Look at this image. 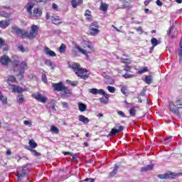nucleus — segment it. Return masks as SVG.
<instances>
[{
    "label": "nucleus",
    "mask_w": 182,
    "mask_h": 182,
    "mask_svg": "<svg viewBox=\"0 0 182 182\" xmlns=\"http://www.w3.org/2000/svg\"><path fill=\"white\" fill-rule=\"evenodd\" d=\"M117 170H119V166L116 165L113 171L109 173V177H114L117 174Z\"/></svg>",
    "instance_id": "nucleus-31"
},
{
    "label": "nucleus",
    "mask_w": 182,
    "mask_h": 182,
    "mask_svg": "<svg viewBox=\"0 0 182 182\" xmlns=\"http://www.w3.org/2000/svg\"><path fill=\"white\" fill-rule=\"evenodd\" d=\"M11 83H16V77L14 75H9L7 78L6 82L8 83L9 86L12 87V92L13 93H22L23 92V89L19 86H16V85L10 84Z\"/></svg>",
    "instance_id": "nucleus-5"
},
{
    "label": "nucleus",
    "mask_w": 182,
    "mask_h": 182,
    "mask_svg": "<svg viewBox=\"0 0 182 182\" xmlns=\"http://www.w3.org/2000/svg\"><path fill=\"white\" fill-rule=\"evenodd\" d=\"M98 90L97 88H91L89 90V92L92 95H97Z\"/></svg>",
    "instance_id": "nucleus-42"
},
{
    "label": "nucleus",
    "mask_w": 182,
    "mask_h": 182,
    "mask_svg": "<svg viewBox=\"0 0 182 182\" xmlns=\"http://www.w3.org/2000/svg\"><path fill=\"white\" fill-rule=\"evenodd\" d=\"M123 130H124V127L122 126V125L119 126L118 129L113 128L109 133V136L110 137H112V136H116V134H117V133H120V132H123Z\"/></svg>",
    "instance_id": "nucleus-14"
},
{
    "label": "nucleus",
    "mask_w": 182,
    "mask_h": 182,
    "mask_svg": "<svg viewBox=\"0 0 182 182\" xmlns=\"http://www.w3.org/2000/svg\"><path fill=\"white\" fill-rule=\"evenodd\" d=\"M45 65H46V66H50V68H52L53 66V63H52V60H46Z\"/></svg>",
    "instance_id": "nucleus-41"
},
{
    "label": "nucleus",
    "mask_w": 182,
    "mask_h": 182,
    "mask_svg": "<svg viewBox=\"0 0 182 182\" xmlns=\"http://www.w3.org/2000/svg\"><path fill=\"white\" fill-rule=\"evenodd\" d=\"M63 95H72V91L70 90V89H69V87H66L64 85V87H63L62 91Z\"/></svg>",
    "instance_id": "nucleus-27"
},
{
    "label": "nucleus",
    "mask_w": 182,
    "mask_h": 182,
    "mask_svg": "<svg viewBox=\"0 0 182 182\" xmlns=\"http://www.w3.org/2000/svg\"><path fill=\"white\" fill-rule=\"evenodd\" d=\"M156 5H158V6H163V2H161V1H160V0H156Z\"/></svg>",
    "instance_id": "nucleus-55"
},
{
    "label": "nucleus",
    "mask_w": 182,
    "mask_h": 182,
    "mask_svg": "<svg viewBox=\"0 0 182 182\" xmlns=\"http://www.w3.org/2000/svg\"><path fill=\"white\" fill-rule=\"evenodd\" d=\"M83 4V0H71V5L73 8H77Z\"/></svg>",
    "instance_id": "nucleus-19"
},
{
    "label": "nucleus",
    "mask_w": 182,
    "mask_h": 182,
    "mask_svg": "<svg viewBox=\"0 0 182 182\" xmlns=\"http://www.w3.org/2000/svg\"><path fill=\"white\" fill-rule=\"evenodd\" d=\"M62 106L63 109H68L69 107V105L66 102H62Z\"/></svg>",
    "instance_id": "nucleus-51"
},
{
    "label": "nucleus",
    "mask_w": 182,
    "mask_h": 182,
    "mask_svg": "<svg viewBox=\"0 0 182 182\" xmlns=\"http://www.w3.org/2000/svg\"><path fill=\"white\" fill-rule=\"evenodd\" d=\"M42 9L41 8H34L33 12L29 16L31 19H39L42 16Z\"/></svg>",
    "instance_id": "nucleus-10"
},
{
    "label": "nucleus",
    "mask_w": 182,
    "mask_h": 182,
    "mask_svg": "<svg viewBox=\"0 0 182 182\" xmlns=\"http://www.w3.org/2000/svg\"><path fill=\"white\" fill-rule=\"evenodd\" d=\"M78 120L79 122H82V123H85V124L90 122L89 118L85 117L84 115H79Z\"/></svg>",
    "instance_id": "nucleus-25"
},
{
    "label": "nucleus",
    "mask_w": 182,
    "mask_h": 182,
    "mask_svg": "<svg viewBox=\"0 0 182 182\" xmlns=\"http://www.w3.org/2000/svg\"><path fill=\"white\" fill-rule=\"evenodd\" d=\"M0 16H2L3 18H8L9 16V14L6 13V11H1Z\"/></svg>",
    "instance_id": "nucleus-43"
},
{
    "label": "nucleus",
    "mask_w": 182,
    "mask_h": 182,
    "mask_svg": "<svg viewBox=\"0 0 182 182\" xmlns=\"http://www.w3.org/2000/svg\"><path fill=\"white\" fill-rule=\"evenodd\" d=\"M83 181H85V182H95V178H87Z\"/></svg>",
    "instance_id": "nucleus-53"
},
{
    "label": "nucleus",
    "mask_w": 182,
    "mask_h": 182,
    "mask_svg": "<svg viewBox=\"0 0 182 182\" xmlns=\"http://www.w3.org/2000/svg\"><path fill=\"white\" fill-rule=\"evenodd\" d=\"M120 2H122V9H131L132 6H130V4H132V0H119Z\"/></svg>",
    "instance_id": "nucleus-15"
},
{
    "label": "nucleus",
    "mask_w": 182,
    "mask_h": 182,
    "mask_svg": "<svg viewBox=\"0 0 182 182\" xmlns=\"http://www.w3.org/2000/svg\"><path fill=\"white\" fill-rule=\"evenodd\" d=\"M178 176H182V173H173V172H168L164 174H159L158 178H161V180H173Z\"/></svg>",
    "instance_id": "nucleus-7"
},
{
    "label": "nucleus",
    "mask_w": 182,
    "mask_h": 182,
    "mask_svg": "<svg viewBox=\"0 0 182 182\" xmlns=\"http://www.w3.org/2000/svg\"><path fill=\"white\" fill-rule=\"evenodd\" d=\"M121 92L122 95H124V96H127L129 95V89H127V87L126 85L122 86Z\"/></svg>",
    "instance_id": "nucleus-29"
},
{
    "label": "nucleus",
    "mask_w": 182,
    "mask_h": 182,
    "mask_svg": "<svg viewBox=\"0 0 182 182\" xmlns=\"http://www.w3.org/2000/svg\"><path fill=\"white\" fill-rule=\"evenodd\" d=\"M124 70H126V72H130V66L129 65H126L124 67Z\"/></svg>",
    "instance_id": "nucleus-60"
},
{
    "label": "nucleus",
    "mask_w": 182,
    "mask_h": 182,
    "mask_svg": "<svg viewBox=\"0 0 182 182\" xmlns=\"http://www.w3.org/2000/svg\"><path fill=\"white\" fill-rule=\"evenodd\" d=\"M71 68L73 72L75 73L76 76L80 77V79H82L83 80L89 79V74L83 75V73H87V69L82 68L80 64L73 63L72 64Z\"/></svg>",
    "instance_id": "nucleus-3"
},
{
    "label": "nucleus",
    "mask_w": 182,
    "mask_h": 182,
    "mask_svg": "<svg viewBox=\"0 0 182 182\" xmlns=\"http://www.w3.org/2000/svg\"><path fill=\"white\" fill-rule=\"evenodd\" d=\"M26 176V172H24L23 169L22 170L21 173H17L16 176L17 178V181H21L22 180L23 177H25Z\"/></svg>",
    "instance_id": "nucleus-28"
},
{
    "label": "nucleus",
    "mask_w": 182,
    "mask_h": 182,
    "mask_svg": "<svg viewBox=\"0 0 182 182\" xmlns=\"http://www.w3.org/2000/svg\"><path fill=\"white\" fill-rule=\"evenodd\" d=\"M31 96L33 99H36V100H37V102H39V103L45 104L48 102V97L41 94V92H34L33 94H32Z\"/></svg>",
    "instance_id": "nucleus-9"
},
{
    "label": "nucleus",
    "mask_w": 182,
    "mask_h": 182,
    "mask_svg": "<svg viewBox=\"0 0 182 182\" xmlns=\"http://www.w3.org/2000/svg\"><path fill=\"white\" fill-rule=\"evenodd\" d=\"M150 2H151V0H145L144 4L145 6H148L149 4H150Z\"/></svg>",
    "instance_id": "nucleus-57"
},
{
    "label": "nucleus",
    "mask_w": 182,
    "mask_h": 182,
    "mask_svg": "<svg viewBox=\"0 0 182 182\" xmlns=\"http://www.w3.org/2000/svg\"><path fill=\"white\" fill-rule=\"evenodd\" d=\"M126 60H129V59H127V58H122V63H127V62H126Z\"/></svg>",
    "instance_id": "nucleus-64"
},
{
    "label": "nucleus",
    "mask_w": 182,
    "mask_h": 182,
    "mask_svg": "<svg viewBox=\"0 0 182 182\" xmlns=\"http://www.w3.org/2000/svg\"><path fill=\"white\" fill-rule=\"evenodd\" d=\"M6 154H7V156H11V154H12V152L11 151V149H8L6 151Z\"/></svg>",
    "instance_id": "nucleus-63"
},
{
    "label": "nucleus",
    "mask_w": 182,
    "mask_h": 182,
    "mask_svg": "<svg viewBox=\"0 0 182 182\" xmlns=\"http://www.w3.org/2000/svg\"><path fill=\"white\" fill-rule=\"evenodd\" d=\"M10 24H11V23L9 22V20L0 21V28H1V29H6V28H8V26H9Z\"/></svg>",
    "instance_id": "nucleus-20"
},
{
    "label": "nucleus",
    "mask_w": 182,
    "mask_h": 182,
    "mask_svg": "<svg viewBox=\"0 0 182 182\" xmlns=\"http://www.w3.org/2000/svg\"><path fill=\"white\" fill-rule=\"evenodd\" d=\"M176 106H182V102L181 100H177L176 101Z\"/></svg>",
    "instance_id": "nucleus-56"
},
{
    "label": "nucleus",
    "mask_w": 182,
    "mask_h": 182,
    "mask_svg": "<svg viewBox=\"0 0 182 182\" xmlns=\"http://www.w3.org/2000/svg\"><path fill=\"white\" fill-rule=\"evenodd\" d=\"M28 144L31 149H36V147H38V144L35 142V140L33 139L30 140Z\"/></svg>",
    "instance_id": "nucleus-34"
},
{
    "label": "nucleus",
    "mask_w": 182,
    "mask_h": 182,
    "mask_svg": "<svg viewBox=\"0 0 182 182\" xmlns=\"http://www.w3.org/2000/svg\"><path fill=\"white\" fill-rule=\"evenodd\" d=\"M107 90H109L110 93H114V92H116V88L114 87L108 86Z\"/></svg>",
    "instance_id": "nucleus-44"
},
{
    "label": "nucleus",
    "mask_w": 182,
    "mask_h": 182,
    "mask_svg": "<svg viewBox=\"0 0 182 182\" xmlns=\"http://www.w3.org/2000/svg\"><path fill=\"white\" fill-rule=\"evenodd\" d=\"M42 80L44 83H48V77H46V74L42 75Z\"/></svg>",
    "instance_id": "nucleus-47"
},
{
    "label": "nucleus",
    "mask_w": 182,
    "mask_h": 182,
    "mask_svg": "<svg viewBox=\"0 0 182 182\" xmlns=\"http://www.w3.org/2000/svg\"><path fill=\"white\" fill-rule=\"evenodd\" d=\"M63 154L65 155V156H72V153H70V152H66V151H65V152H63Z\"/></svg>",
    "instance_id": "nucleus-61"
},
{
    "label": "nucleus",
    "mask_w": 182,
    "mask_h": 182,
    "mask_svg": "<svg viewBox=\"0 0 182 182\" xmlns=\"http://www.w3.org/2000/svg\"><path fill=\"white\" fill-rule=\"evenodd\" d=\"M150 170H153V165H147V166H146L144 167H142L141 168V171L142 173H144L145 171H149Z\"/></svg>",
    "instance_id": "nucleus-30"
},
{
    "label": "nucleus",
    "mask_w": 182,
    "mask_h": 182,
    "mask_svg": "<svg viewBox=\"0 0 182 182\" xmlns=\"http://www.w3.org/2000/svg\"><path fill=\"white\" fill-rule=\"evenodd\" d=\"M30 151L31 152L33 156H36V157H39L41 156V153L36 151L35 149H29Z\"/></svg>",
    "instance_id": "nucleus-39"
},
{
    "label": "nucleus",
    "mask_w": 182,
    "mask_h": 182,
    "mask_svg": "<svg viewBox=\"0 0 182 182\" xmlns=\"http://www.w3.org/2000/svg\"><path fill=\"white\" fill-rule=\"evenodd\" d=\"M144 82H145L147 85H150V84H151V82H153V78L151 77V75H146V76L145 77Z\"/></svg>",
    "instance_id": "nucleus-36"
},
{
    "label": "nucleus",
    "mask_w": 182,
    "mask_h": 182,
    "mask_svg": "<svg viewBox=\"0 0 182 182\" xmlns=\"http://www.w3.org/2000/svg\"><path fill=\"white\" fill-rule=\"evenodd\" d=\"M146 72H149V68L147 67H144L138 70L137 73L138 75H143V73H146Z\"/></svg>",
    "instance_id": "nucleus-37"
},
{
    "label": "nucleus",
    "mask_w": 182,
    "mask_h": 182,
    "mask_svg": "<svg viewBox=\"0 0 182 182\" xmlns=\"http://www.w3.org/2000/svg\"><path fill=\"white\" fill-rule=\"evenodd\" d=\"M11 63L12 65V70L14 73H16L17 77H20L21 80L23 79L25 77V70L28 69V63L26 61H22L19 60V57L18 55H13L11 57Z\"/></svg>",
    "instance_id": "nucleus-1"
},
{
    "label": "nucleus",
    "mask_w": 182,
    "mask_h": 182,
    "mask_svg": "<svg viewBox=\"0 0 182 182\" xmlns=\"http://www.w3.org/2000/svg\"><path fill=\"white\" fill-rule=\"evenodd\" d=\"M46 19H50L53 25H62V18L59 16L50 15V14L47 13L46 16Z\"/></svg>",
    "instance_id": "nucleus-8"
},
{
    "label": "nucleus",
    "mask_w": 182,
    "mask_h": 182,
    "mask_svg": "<svg viewBox=\"0 0 182 182\" xmlns=\"http://www.w3.org/2000/svg\"><path fill=\"white\" fill-rule=\"evenodd\" d=\"M83 48L84 49L79 46H75V48L78 52L85 56H89L88 53H93V52H95V47L93 46V44L89 41L85 42V46H83ZM87 48L88 50H86Z\"/></svg>",
    "instance_id": "nucleus-4"
},
{
    "label": "nucleus",
    "mask_w": 182,
    "mask_h": 182,
    "mask_svg": "<svg viewBox=\"0 0 182 182\" xmlns=\"http://www.w3.org/2000/svg\"><path fill=\"white\" fill-rule=\"evenodd\" d=\"M18 50H20V52H22V53L25 52V48L22 44H20L18 46Z\"/></svg>",
    "instance_id": "nucleus-49"
},
{
    "label": "nucleus",
    "mask_w": 182,
    "mask_h": 182,
    "mask_svg": "<svg viewBox=\"0 0 182 182\" xmlns=\"http://www.w3.org/2000/svg\"><path fill=\"white\" fill-rule=\"evenodd\" d=\"M33 6H35V4L31 2H28L26 5L25 8L27 11V13L28 14V16L31 15V14H32V9H33Z\"/></svg>",
    "instance_id": "nucleus-18"
},
{
    "label": "nucleus",
    "mask_w": 182,
    "mask_h": 182,
    "mask_svg": "<svg viewBox=\"0 0 182 182\" xmlns=\"http://www.w3.org/2000/svg\"><path fill=\"white\" fill-rule=\"evenodd\" d=\"M78 109L80 112H86L87 106L82 102H78Z\"/></svg>",
    "instance_id": "nucleus-26"
},
{
    "label": "nucleus",
    "mask_w": 182,
    "mask_h": 182,
    "mask_svg": "<svg viewBox=\"0 0 182 182\" xmlns=\"http://www.w3.org/2000/svg\"><path fill=\"white\" fill-rule=\"evenodd\" d=\"M136 109H139V107L134 106L129 109V114L131 117H136Z\"/></svg>",
    "instance_id": "nucleus-23"
},
{
    "label": "nucleus",
    "mask_w": 182,
    "mask_h": 182,
    "mask_svg": "<svg viewBox=\"0 0 182 182\" xmlns=\"http://www.w3.org/2000/svg\"><path fill=\"white\" fill-rule=\"evenodd\" d=\"M123 77H124L125 79H129V77H133V75H131L130 74H124L123 75Z\"/></svg>",
    "instance_id": "nucleus-50"
},
{
    "label": "nucleus",
    "mask_w": 182,
    "mask_h": 182,
    "mask_svg": "<svg viewBox=\"0 0 182 182\" xmlns=\"http://www.w3.org/2000/svg\"><path fill=\"white\" fill-rule=\"evenodd\" d=\"M44 53L48 56H51L52 58H55V56H56V53H55V51L50 50V48H49L48 47H46L44 48Z\"/></svg>",
    "instance_id": "nucleus-16"
},
{
    "label": "nucleus",
    "mask_w": 182,
    "mask_h": 182,
    "mask_svg": "<svg viewBox=\"0 0 182 182\" xmlns=\"http://www.w3.org/2000/svg\"><path fill=\"white\" fill-rule=\"evenodd\" d=\"M21 97L17 99L18 103L22 104L25 101V98H23V95H21Z\"/></svg>",
    "instance_id": "nucleus-45"
},
{
    "label": "nucleus",
    "mask_w": 182,
    "mask_h": 182,
    "mask_svg": "<svg viewBox=\"0 0 182 182\" xmlns=\"http://www.w3.org/2000/svg\"><path fill=\"white\" fill-rule=\"evenodd\" d=\"M136 32H140V33H141L143 32V28H141V26L138 27L137 28H136Z\"/></svg>",
    "instance_id": "nucleus-58"
},
{
    "label": "nucleus",
    "mask_w": 182,
    "mask_h": 182,
    "mask_svg": "<svg viewBox=\"0 0 182 182\" xmlns=\"http://www.w3.org/2000/svg\"><path fill=\"white\" fill-rule=\"evenodd\" d=\"M11 62V60L9 58V56L6 55H3L0 57V63L3 66H8Z\"/></svg>",
    "instance_id": "nucleus-12"
},
{
    "label": "nucleus",
    "mask_w": 182,
    "mask_h": 182,
    "mask_svg": "<svg viewBox=\"0 0 182 182\" xmlns=\"http://www.w3.org/2000/svg\"><path fill=\"white\" fill-rule=\"evenodd\" d=\"M0 100L1 102H2L4 105H6L8 103V98L6 96H4V95L1 93V91H0Z\"/></svg>",
    "instance_id": "nucleus-33"
},
{
    "label": "nucleus",
    "mask_w": 182,
    "mask_h": 182,
    "mask_svg": "<svg viewBox=\"0 0 182 182\" xmlns=\"http://www.w3.org/2000/svg\"><path fill=\"white\" fill-rule=\"evenodd\" d=\"M13 29L17 35H21L22 39H25V38L30 40L35 39L38 36V33H39V27L35 24L31 25L30 31H23L18 26L13 27Z\"/></svg>",
    "instance_id": "nucleus-2"
},
{
    "label": "nucleus",
    "mask_w": 182,
    "mask_h": 182,
    "mask_svg": "<svg viewBox=\"0 0 182 182\" xmlns=\"http://www.w3.org/2000/svg\"><path fill=\"white\" fill-rule=\"evenodd\" d=\"M50 130L53 132V133H55L56 134L59 133V129L55 126H51Z\"/></svg>",
    "instance_id": "nucleus-40"
},
{
    "label": "nucleus",
    "mask_w": 182,
    "mask_h": 182,
    "mask_svg": "<svg viewBox=\"0 0 182 182\" xmlns=\"http://www.w3.org/2000/svg\"><path fill=\"white\" fill-rule=\"evenodd\" d=\"M169 110L173 113V114H176V116H180V107H177L176 104L173 102H169Z\"/></svg>",
    "instance_id": "nucleus-11"
},
{
    "label": "nucleus",
    "mask_w": 182,
    "mask_h": 182,
    "mask_svg": "<svg viewBox=\"0 0 182 182\" xmlns=\"http://www.w3.org/2000/svg\"><path fill=\"white\" fill-rule=\"evenodd\" d=\"M58 51L60 52V53H65V52L66 51V45H65V43H62L58 48Z\"/></svg>",
    "instance_id": "nucleus-35"
},
{
    "label": "nucleus",
    "mask_w": 182,
    "mask_h": 182,
    "mask_svg": "<svg viewBox=\"0 0 182 182\" xmlns=\"http://www.w3.org/2000/svg\"><path fill=\"white\" fill-rule=\"evenodd\" d=\"M97 94L102 95V96H105V95H107L106 92L103 90V89L98 90Z\"/></svg>",
    "instance_id": "nucleus-48"
},
{
    "label": "nucleus",
    "mask_w": 182,
    "mask_h": 182,
    "mask_svg": "<svg viewBox=\"0 0 182 182\" xmlns=\"http://www.w3.org/2000/svg\"><path fill=\"white\" fill-rule=\"evenodd\" d=\"M109 94H105L104 97L100 98V101L101 103H103L104 105H107L109 103Z\"/></svg>",
    "instance_id": "nucleus-21"
},
{
    "label": "nucleus",
    "mask_w": 182,
    "mask_h": 182,
    "mask_svg": "<svg viewBox=\"0 0 182 182\" xmlns=\"http://www.w3.org/2000/svg\"><path fill=\"white\" fill-rule=\"evenodd\" d=\"M6 43H5V40H4L2 38H0V49L3 47L5 46Z\"/></svg>",
    "instance_id": "nucleus-46"
},
{
    "label": "nucleus",
    "mask_w": 182,
    "mask_h": 182,
    "mask_svg": "<svg viewBox=\"0 0 182 182\" xmlns=\"http://www.w3.org/2000/svg\"><path fill=\"white\" fill-rule=\"evenodd\" d=\"M151 43L152 46L156 47V46H157V45H160L161 42L157 41V38H152L151 39Z\"/></svg>",
    "instance_id": "nucleus-32"
},
{
    "label": "nucleus",
    "mask_w": 182,
    "mask_h": 182,
    "mask_svg": "<svg viewBox=\"0 0 182 182\" xmlns=\"http://www.w3.org/2000/svg\"><path fill=\"white\" fill-rule=\"evenodd\" d=\"M117 114H119V116H121V117H126V116L124 115V112H123L122 111H117Z\"/></svg>",
    "instance_id": "nucleus-52"
},
{
    "label": "nucleus",
    "mask_w": 182,
    "mask_h": 182,
    "mask_svg": "<svg viewBox=\"0 0 182 182\" xmlns=\"http://www.w3.org/2000/svg\"><path fill=\"white\" fill-rule=\"evenodd\" d=\"M107 9H109V4L102 1L100 6V11H102V12H107Z\"/></svg>",
    "instance_id": "nucleus-22"
},
{
    "label": "nucleus",
    "mask_w": 182,
    "mask_h": 182,
    "mask_svg": "<svg viewBox=\"0 0 182 182\" xmlns=\"http://www.w3.org/2000/svg\"><path fill=\"white\" fill-rule=\"evenodd\" d=\"M100 26L97 21L92 22L88 27L89 33L91 36H97L100 33Z\"/></svg>",
    "instance_id": "nucleus-6"
},
{
    "label": "nucleus",
    "mask_w": 182,
    "mask_h": 182,
    "mask_svg": "<svg viewBox=\"0 0 182 182\" xmlns=\"http://www.w3.org/2000/svg\"><path fill=\"white\" fill-rule=\"evenodd\" d=\"M171 29H173V26H171L169 28V29L167 31V35H170V33H171Z\"/></svg>",
    "instance_id": "nucleus-62"
},
{
    "label": "nucleus",
    "mask_w": 182,
    "mask_h": 182,
    "mask_svg": "<svg viewBox=\"0 0 182 182\" xmlns=\"http://www.w3.org/2000/svg\"><path fill=\"white\" fill-rule=\"evenodd\" d=\"M53 9H54L55 11H58V4H53Z\"/></svg>",
    "instance_id": "nucleus-59"
},
{
    "label": "nucleus",
    "mask_w": 182,
    "mask_h": 182,
    "mask_svg": "<svg viewBox=\"0 0 182 182\" xmlns=\"http://www.w3.org/2000/svg\"><path fill=\"white\" fill-rule=\"evenodd\" d=\"M179 50L178 53V55L179 56V63L180 65H182V38L180 41V43H179Z\"/></svg>",
    "instance_id": "nucleus-24"
},
{
    "label": "nucleus",
    "mask_w": 182,
    "mask_h": 182,
    "mask_svg": "<svg viewBox=\"0 0 182 182\" xmlns=\"http://www.w3.org/2000/svg\"><path fill=\"white\" fill-rule=\"evenodd\" d=\"M66 83H68V85H70V86L75 87V86H77L79 82H77V81H70V80H67Z\"/></svg>",
    "instance_id": "nucleus-38"
},
{
    "label": "nucleus",
    "mask_w": 182,
    "mask_h": 182,
    "mask_svg": "<svg viewBox=\"0 0 182 182\" xmlns=\"http://www.w3.org/2000/svg\"><path fill=\"white\" fill-rule=\"evenodd\" d=\"M64 86L65 85L63 82L52 84V87L55 92H62V90H63Z\"/></svg>",
    "instance_id": "nucleus-13"
},
{
    "label": "nucleus",
    "mask_w": 182,
    "mask_h": 182,
    "mask_svg": "<svg viewBox=\"0 0 182 182\" xmlns=\"http://www.w3.org/2000/svg\"><path fill=\"white\" fill-rule=\"evenodd\" d=\"M23 124H25L26 126H31L32 125V122L28 121V120H26V121H23Z\"/></svg>",
    "instance_id": "nucleus-54"
},
{
    "label": "nucleus",
    "mask_w": 182,
    "mask_h": 182,
    "mask_svg": "<svg viewBox=\"0 0 182 182\" xmlns=\"http://www.w3.org/2000/svg\"><path fill=\"white\" fill-rule=\"evenodd\" d=\"M84 16L88 22H92V21H93V16H92V11H90V10H86Z\"/></svg>",
    "instance_id": "nucleus-17"
}]
</instances>
